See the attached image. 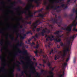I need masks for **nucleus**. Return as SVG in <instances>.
I'll return each mask as SVG.
<instances>
[{
    "mask_svg": "<svg viewBox=\"0 0 77 77\" xmlns=\"http://www.w3.org/2000/svg\"><path fill=\"white\" fill-rule=\"evenodd\" d=\"M75 21L74 20L72 22V24L70 26H68L66 29L64 28L63 27H62L61 29L63 30H66L67 31L70 32L71 31V29H72V27H74L73 29V31H75V32H77V29H76V26L77 25V22H76L75 24Z\"/></svg>",
    "mask_w": 77,
    "mask_h": 77,
    "instance_id": "nucleus-1",
    "label": "nucleus"
},
{
    "mask_svg": "<svg viewBox=\"0 0 77 77\" xmlns=\"http://www.w3.org/2000/svg\"><path fill=\"white\" fill-rule=\"evenodd\" d=\"M34 5H32V4H28V6L27 8L26 9V11H29V14H28L29 16L26 17V19L27 20H29V18H32L33 17V13L30 12V9L31 8H33Z\"/></svg>",
    "mask_w": 77,
    "mask_h": 77,
    "instance_id": "nucleus-2",
    "label": "nucleus"
},
{
    "mask_svg": "<svg viewBox=\"0 0 77 77\" xmlns=\"http://www.w3.org/2000/svg\"><path fill=\"white\" fill-rule=\"evenodd\" d=\"M75 34H74L73 36H71V37L70 38V40H69V37L68 36L66 37L65 38V40L67 42H68V44H69V46L68 47H66V48H69V45H70V43H71V45L72 44V42H73V41H74V37L75 36Z\"/></svg>",
    "mask_w": 77,
    "mask_h": 77,
    "instance_id": "nucleus-3",
    "label": "nucleus"
},
{
    "mask_svg": "<svg viewBox=\"0 0 77 77\" xmlns=\"http://www.w3.org/2000/svg\"><path fill=\"white\" fill-rule=\"evenodd\" d=\"M69 52V49L68 48H65L64 50L63 51V54H62V51H60L58 52V54L61 55L62 58H64V57L66 56V54L67 53V52Z\"/></svg>",
    "mask_w": 77,
    "mask_h": 77,
    "instance_id": "nucleus-4",
    "label": "nucleus"
},
{
    "mask_svg": "<svg viewBox=\"0 0 77 77\" xmlns=\"http://www.w3.org/2000/svg\"><path fill=\"white\" fill-rule=\"evenodd\" d=\"M58 19H55L52 18L51 20V21L53 22V24H54L55 23L57 24L58 25V27H61V25H62V20H61L60 22H58L57 21H59V20L60 19L61 17L60 16H58Z\"/></svg>",
    "mask_w": 77,
    "mask_h": 77,
    "instance_id": "nucleus-5",
    "label": "nucleus"
},
{
    "mask_svg": "<svg viewBox=\"0 0 77 77\" xmlns=\"http://www.w3.org/2000/svg\"><path fill=\"white\" fill-rule=\"evenodd\" d=\"M17 36H20V39H23L26 38V34H23V36H22L21 35V34L18 33V32L17 33Z\"/></svg>",
    "mask_w": 77,
    "mask_h": 77,
    "instance_id": "nucleus-6",
    "label": "nucleus"
},
{
    "mask_svg": "<svg viewBox=\"0 0 77 77\" xmlns=\"http://www.w3.org/2000/svg\"><path fill=\"white\" fill-rule=\"evenodd\" d=\"M17 63L18 64L17 65V70L18 71H21V68H20V67L19 65H21V63L20 62L18 61H17Z\"/></svg>",
    "mask_w": 77,
    "mask_h": 77,
    "instance_id": "nucleus-7",
    "label": "nucleus"
},
{
    "mask_svg": "<svg viewBox=\"0 0 77 77\" xmlns=\"http://www.w3.org/2000/svg\"><path fill=\"white\" fill-rule=\"evenodd\" d=\"M45 33H47V31H46L45 29H43L42 30V32H41V33H38V35H42V36H44Z\"/></svg>",
    "mask_w": 77,
    "mask_h": 77,
    "instance_id": "nucleus-8",
    "label": "nucleus"
},
{
    "mask_svg": "<svg viewBox=\"0 0 77 77\" xmlns=\"http://www.w3.org/2000/svg\"><path fill=\"white\" fill-rule=\"evenodd\" d=\"M2 65H3V67H1V68H2L1 69H2L1 71L2 72H5L6 73V72L5 71V70H6L5 69V65L4 64H2Z\"/></svg>",
    "mask_w": 77,
    "mask_h": 77,
    "instance_id": "nucleus-9",
    "label": "nucleus"
},
{
    "mask_svg": "<svg viewBox=\"0 0 77 77\" xmlns=\"http://www.w3.org/2000/svg\"><path fill=\"white\" fill-rule=\"evenodd\" d=\"M40 0H29L30 2H34L38 6H39V2L38 1H39Z\"/></svg>",
    "mask_w": 77,
    "mask_h": 77,
    "instance_id": "nucleus-10",
    "label": "nucleus"
},
{
    "mask_svg": "<svg viewBox=\"0 0 77 77\" xmlns=\"http://www.w3.org/2000/svg\"><path fill=\"white\" fill-rule=\"evenodd\" d=\"M31 69L32 70V71H31V73L32 74H35V71H36L35 67H31Z\"/></svg>",
    "mask_w": 77,
    "mask_h": 77,
    "instance_id": "nucleus-11",
    "label": "nucleus"
},
{
    "mask_svg": "<svg viewBox=\"0 0 77 77\" xmlns=\"http://www.w3.org/2000/svg\"><path fill=\"white\" fill-rule=\"evenodd\" d=\"M18 53H22V51L20 50V49L18 48L17 52H16L14 56H18Z\"/></svg>",
    "mask_w": 77,
    "mask_h": 77,
    "instance_id": "nucleus-12",
    "label": "nucleus"
},
{
    "mask_svg": "<svg viewBox=\"0 0 77 77\" xmlns=\"http://www.w3.org/2000/svg\"><path fill=\"white\" fill-rule=\"evenodd\" d=\"M50 8H51V9H53V8H54V6H51L50 5H49L48 6H47L46 8V9L48 10H49L50 9Z\"/></svg>",
    "mask_w": 77,
    "mask_h": 77,
    "instance_id": "nucleus-13",
    "label": "nucleus"
},
{
    "mask_svg": "<svg viewBox=\"0 0 77 77\" xmlns=\"http://www.w3.org/2000/svg\"><path fill=\"white\" fill-rule=\"evenodd\" d=\"M60 45L61 47H66V45H65V43H64L63 44L62 42H60Z\"/></svg>",
    "mask_w": 77,
    "mask_h": 77,
    "instance_id": "nucleus-14",
    "label": "nucleus"
},
{
    "mask_svg": "<svg viewBox=\"0 0 77 77\" xmlns=\"http://www.w3.org/2000/svg\"><path fill=\"white\" fill-rule=\"evenodd\" d=\"M37 17H41V18H43L44 17V14H41V13H40L38 14V16H37Z\"/></svg>",
    "mask_w": 77,
    "mask_h": 77,
    "instance_id": "nucleus-15",
    "label": "nucleus"
},
{
    "mask_svg": "<svg viewBox=\"0 0 77 77\" xmlns=\"http://www.w3.org/2000/svg\"><path fill=\"white\" fill-rule=\"evenodd\" d=\"M19 41H18V43L17 45V47H21V46H22V45H24V43H22V42H21L20 44H19Z\"/></svg>",
    "mask_w": 77,
    "mask_h": 77,
    "instance_id": "nucleus-16",
    "label": "nucleus"
},
{
    "mask_svg": "<svg viewBox=\"0 0 77 77\" xmlns=\"http://www.w3.org/2000/svg\"><path fill=\"white\" fill-rule=\"evenodd\" d=\"M23 50L24 51L23 52V54H27V50H26L24 49H23Z\"/></svg>",
    "mask_w": 77,
    "mask_h": 77,
    "instance_id": "nucleus-17",
    "label": "nucleus"
},
{
    "mask_svg": "<svg viewBox=\"0 0 77 77\" xmlns=\"http://www.w3.org/2000/svg\"><path fill=\"white\" fill-rule=\"evenodd\" d=\"M14 71H15V66H13L12 69V70L11 71V74H13V76L14 75V74H13V73H14Z\"/></svg>",
    "mask_w": 77,
    "mask_h": 77,
    "instance_id": "nucleus-18",
    "label": "nucleus"
},
{
    "mask_svg": "<svg viewBox=\"0 0 77 77\" xmlns=\"http://www.w3.org/2000/svg\"><path fill=\"white\" fill-rule=\"evenodd\" d=\"M74 16V14H70L69 15V17H70V19L71 20H74V18L73 17H73V16Z\"/></svg>",
    "mask_w": 77,
    "mask_h": 77,
    "instance_id": "nucleus-19",
    "label": "nucleus"
},
{
    "mask_svg": "<svg viewBox=\"0 0 77 77\" xmlns=\"http://www.w3.org/2000/svg\"><path fill=\"white\" fill-rule=\"evenodd\" d=\"M49 73L50 74H51V76L50 77H53L54 75V73L53 72H49Z\"/></svg>",
    "mask_w": 77,
    "mask_h": 77,
    "instance_id": "nucleus-20",
    "label": "nucleus"
},
{
    "mask_svg": "<svg viewBox=\"0 0 77 77\" xmlns=\"http://www.w3.org/2000/svg\"><path fill=\"white\" fill-rule=\"evenodd\" d=\"M14 9H15L16 11H18L19 10H20L21 9V7H18L17 8H14Z\"/></svg>",
    "mask_w": 77,
    "mask_h": 77,
    "instance_id": "nucleus-21",
    "label": "nucleus"
},
{
    "mask_svg": "<svg viewBox=\"0 0 77 77\" xmlns=\"http://www.w3.org/2000/svg\"><path fill=\"white\" fill-rule=\"evenodd\" d=\"M65 6V4H63L61 5V7L59 6H57V8H63Z\"/></svg>",
    "mask_w": 77,
    "mask_h": 77,
    "instance_id": "nucleus-22",
    "label": "nucleus"
},
{
    "mask_svg": "<svg viewBox=\"0 0 77 77\" xmlns=\"http://www.w3.org/2000/svg\"><path fill=\"white\" fill-rule=\"evenodd\" d=\"M59 33H60V31H57L56 32L54 33V35H57L58 36L59 35Z\"/></svg>",
    "mask_w": 77,
    "mask_h": 77,
    "instance_id": "nucleus-23",
    "label": "nucleus"
},
{
    "mask_svg": "<svg viewBox=\"0 0 77 77\" xmlns=\"http://www.w3.org/2000/svg\"><path fill=\"white\" fill-rule=\"evenodd\" d=\"M57 38H56L55 39V41L57 42H60L61 41V38H59L58 40H57Z\"/></svg>",
    "mask_w": 77,
    "mask_h": 77,
    "instance_id": "nucleus-24",
    "label": "nucleus"
},
{
    "mask_svg": "<svg viewBox=\"0 0 77 77\" xmlns=\"http://www.w3.org/2000/svg\"><path fill=\"white\" fill-rule=\"evenodd\" d=\"M34 53L35 54V56H38V53H39V51L36 50L35 51H34Z\"/></svg>",
    "mask_w": 77,
    "mask_h": 77,
    "instance_id": "nucleus-25",
    "label": "nucleus"
},
{
    "mask_svg": "<svg viewBox=\"0 0 77 77\" xmlns=\"http://www.w3.org/2000/svg\"><path fill=\"white\" fill-rule=\"evenodd\" d=\"M67 65V63L65 62L62 65L63 66V68H65V66H66Z\"/></svg>",
    "mask_w": 77,
    "mask_h": 77,
    "instance_id": "nucleus-26",
    "label": "nucleus"
},
{
    "mask_svg": "<svg viewBox=\"0 0 77 77\" xmlns=\"http://www.w3.org/2000/svg\"><path fill=\"white\" fill-rule=\"evenodd\" d=\"M69 57H70V55H68V58L66 60V62L67 63V62H68V60H69Z\"/></svg>",
    "mask_w": 77,
    "mask_h": 77,
    "instance_id": "nucleus-27",
    "label": "nucleus"
},
{
    "mask_svg": "<svg viewBox=\"0 0 77 77\" xmlns=\"http://www.w3.org/2000/svg\"><path fill=\"white\" fill-rule=\"evenodd\" d=\"M72 11L74 13H76V14H77V10H75V8H73L72 10Z\"/></svg>",
    "mask_w": 77,
    "mask_h": 77,
    "instance_id": "nucleus-28",
    "label": "nucleus"
},
{
    "mask_svg": "<svg viewBox=\"0 0 77 77\" xmlns=\"http://www.w3.org/2000/svg\"><path fill=\"white\" fill-rule=\"evenodd\" d=\"M38 23H41V22H39V20H38L35 23H34L33 25H36L37 24H38Z\"/></svg>",
    "mask_w": 77,
    "mask_h": 77,
    "instance_id": "nucleus-29",
    "label": "nucleus"
},
{
    "mask_svg": "<svg viewBox=\"0 0 77 77\" xmlns=\"http://www.w3.org/2000/svg\"><path fill=\"white\" fill-rule=\"evenodd\" d=\"M21 13H22V14H25L26 15H27V11H26V10H25L24 11H21Z\"/></svg>",
    "mask_w": 77,
    "mask_h": 77,
    "instance_id": "nucleus-30",
    "label": "nucleus"
},
{
    "mask_svg": "<svg viewBox=\"0 0 77 77\" xmlns=\"http://www.w3.org/2000/svg\"><path fill=\"white\" fill-rule=\"evenodd\" d=\"M26 71H22L21 72V74H22L21 75L22 76H24V73H26Z\"/></svg>",
    "mask_w": 77,
    "mask_h": 77,
    "instance_id": "nucleus-31",
    "label": "nucleus"
},
{
    "mask_svg": "<svg viewBox=\"0 0 77 77\" xmlns=\"http://www.w3.org/2000/svg\"><path fill=\"white\" fill-rule=\"evenodd\" d=\"M58 36V38H64V37L63 36H64V34H62L61 35H59Z\"/></svg>",
    "mask_w": 77,
    "mask_h": 77,
    "instance_id": "nucleus-32",
    "label": "nucleus"
},
{
    "mask_svg": "<svg viewBox=\"0 0 77 77\" xmlns=\"http://www.w3.org/2000/svg\"><path fill=\"white\" fill-rule=\"evenodd\" d=\"M18 21H20V20H22L23 21V22H24L23 21V17H21L20 18L18 19Z\"/></svg>",
    "mask_w": 77,
    "mask_h": 77,
    "instance_id": "nucleus-33",
    "label": "nucleus"
},
{
    "mask_svg": "<svg viewBox=\"0 0 77 77\" xmlns=\"http://www.w3.org/2000/svg\"><path fill=\"white\" fill-rule=\"evenodd\" d=\"M39 45H36V46H34V48H38V47H39Z\"/></svg>",
    "mask_w": 77,
    "mask_h": 77,
    "instance_id": "nucleus-34",
    "label": "nucleus"
},
{
    "mask_svg": "<svg viewBox=\"0 0 77 77\" xmlns=\"http://www.w3.org/2000/svg\"><path fill=\"white\" fill-rule=\"evenodd\" d=\"M44 72H46L47 71H46L44 70L43 69H42L41 70V73L42 74V73H43Z\"/></svg>",
    "mask_w": 77,
    "mask_h": 77,
    "instance_id": "nucleus-35",
    "label": "nucleus"
},
{
    "mask_svg": "<svg viewBox=\"0 0 77 77\" xmlns=\"http://www.w3.org/2000/svg\"><path fill=\"white\" fill-rule=\"evenodd\" d=\"M65 73H64V72H63V74H60L59 75V77H63V75H64Z\"/></svg>",
    "mask_w": 77,
    "mask_h": 77,
    "instance_id": "nucleus-36",
    "label": "nucleus"
},
{
    "mask_svg": "<svg viewBox=\"0 0 77 77\" xmlns=\"http://www.w3.org/2000/svg\"><path fill=\"white\" fill-rule=\"evenodd\" d=\"M3 44V42L2 40H1V41L0 42V45H1V46H2Z\"/></svg>",
    "mask_w": 77,
    "mask_h": 77,
    "instance_id": "nucleus-37",
    "label": "nucleus"
},
{
    "mask_svg": "<svg viewBox=\"0 0 77 77\" xmlns=\"http://www.w3.org/2000/svg\"><path fill=\"white\" fill-rule=\"evenodd\" d=\"M32 23V21H30L29 22H26V24H31V23Z\"/></svg>",
    "mask_w": 77,
    "mask_h": 77,
    "instance_id": "nucleus-38",
    "label": "nucleus"
},
{
    "mask_svg": "<svg viewBox=\"0 0 77 77\" xmlns=\"http://www.w3.org/2000/svg\"><path fill=\"white\" fill-rule=\"evenodd\" d=\"M15 3H16V2H14L13 3H12L11 4L12 7H13L14 6V5H15Z\"/></svg>",
    "mask_w": 77,
    "mask_h": 77,
    "instance_id": "nucleus-39",
    "label": "nucleus"
},
{
    "mask_svg": "<svg viewBox=\"0 0 77 77\" xmlns=\"http://www.w3.org/2000/svg\"><path fill=\"white\" fill-rule=\"evenodd\" d=\"M32 25L33 26L34 29H36V27H37V26H36V25H34L33 24V23Z\"/></svg>",
    "mask_w": 77,
    "mask_h": 77,
    "instance_id": "nucleus-40",
    "label": "nucleus"
},
{
    "mask_svg": "<svg viewBox=\"0 0 77 77\" xmlns=\"http://www.w3.org/2000/svg\"><path fill=\"white\" fill-rule=\"evenodd\" d=\"M41 30V28H37V32H39L40 30Z\"/></svg>",
    "mask_w": 77,
    "mask_h": 77,
    "instance_id": "nucleus-41",
    "label": "nucleus"
},
{
    "mask_svg": "<svg viewBox=\"0 0 77 77\" xmlns=\"http://www.w3.org/2000/svg\"><path fill=\"white\" fill-rule=\"evenodd\" d=\"M47 65L49 67H50V66H51V64L50 63H48Z\"/></svg>",
    "mask_w": 77,
    "mask_h": 77,
    "instance_id": "nucleus-42",
    "label": "nucleus"
},
{
    "mask_svg": "<svg viewBox=\"0 0 77 77\" xmlns=\"http://www.w3.org/2000/svg\"><path fill=\"white\" fill-rule=\"evenodd\" d=\"M57 59V56L56 55H55V57H54V60H56Z\"/></svg>",
    "mask_w": 77,
    "mask_h": 77,
    "instance_id": "nucleus-43",
    "label": "nucleus"
},
{
    "mask_svg": "<svg viewBox=\"0 0 77 77\" xmlns=\"http://www.w3.org/2000/svg\"><path fill=\"white\" fill-rule=\"evenodd\" d=\"M31 33V31H28L27 32H26V34H27V35H28V34H29V33Z\"/></svg>",
    "mask_w": 77,
    "mask_h": 77,
    "instance_id": "nucleus-44",
    "label": "nucleus"
},
{
    "mask_svg": "<svg viewBox=\"0 0 77 77\" xmlns=\"http://www.w3.org/2000/svg\"><path fill=\"white\" fill-rule=\"evenodd\" d=\"M8 45H10V46H11V43H10L9 42V41H8Z\"/></svg>",
    "mask_w": 77,
    "mask_h": 77,
    "instance_id": "nucleus-45",
    "label": "nucleus"
},
{
    "mask_svg": "<svg viewBox=\"0 0 77 77\" xmlns=\"http://www.w3.org/2000/svg\"><path fill=\"white\" fill-rule=\"evenodd\" d=\"M34 36H35V37L36 38H38V34H36Z\"/></svg>",
    "mask_w": 77,
    "mask_h": 77,
    "instance_id": "nucleus-46",
    "label": "nucleus"
},
{
    "mask_svg": "<svg viewBox=\"0 0 77 77\" xmlns=\"http://www.w3.org/2000/svg\"><path fill=\"white\" fill-rule=\"evenodd\" d=\"M43 62L44 63H46V61L45 60H43Z\"/></svg>",
    "mask_w": 77,
    "mask_h": 77,
    "instance_id": "nucleus-47",
    "label": "nucleus"
},
{
    "mask_svg": "<svg viewBox=\"0 0 77 77\" xmlns=\"http://www.w3.org/2000/svg\"><path fill=\"white\" fill-rule=\"evenodd\" d=\"M22 63V64H24V61H23V60H21L20 61Z\"/></svg>",
    "mask_w": 77,
    "mask_h": 77,
    "instance_id": "nucleus-48",
    "label": "nucleus"
},
{
    "mask_svg": "<svg viewBox=\"0 0 77 77\" xmlns=\"http://www.w3.org/2000/svg\"><path fill=\"white\" fill-rule=\"evenodd\" d=\"M14 38H15V37L13 36L12 38H11V39L12 40V41H13V40H14Z\"/></svg>",
    "mask_w": 77,
    "mask_h": 77,
    "instance_id": "nucleus-49",
    "label": "nucleus"
},
{
    "mask_svg": "<svg viewBox=\"0 0 77 77\" xmlns=\"http://www.w3.org/2000/svg\"><path fill=\"white\" fill-rule=\"evenodd\" d=\"M73 63H75V58H74L73 59Z\"/></svg>",
    "mask_w": 77,
    "mask_h": 77,
    "instance_id": "nucleus-50",
    "label": "nucleus"
},
{
    "mask_svg": "<svg viewBox=\"0 0 77 77\" xmlns=\"http://www.w3.org/2000/svg\"><path fill=\"white\" fill-rule=\"evenodd\" d=\"M64 16L65 17H68V16L67 15V14H64Z\"/></svg>",
    "mask_w": 77,
    "mask_h": 77,
    "instance_id": "nucleus-51",
    "label": "nucleus"
},
{
    "mask_svg": "<svg viewBox=\"0 0 77 77\" xmlns=\"http://www.w3.org/2000/svg\"><path fill=\"white\" fill-rule=\"evenodd\" d=\"M18 2L20 3V4H22V1H21L20 0H19L18 1Z\"/></svg>",
    "mask_w": 77,
    "mask_h": 77,
    "instance_id": "nucleus-52",
    "label": "nucleus"
},
{
    "mask_svg": "<svg viewBox=\"0 0 77 77\" xmlns=\"http://www.w3.org/2000/svg\"><path fill=\"white\" fill-rule=\"evenodd\" d=\"M47 30L48 32H47L46 33H50V30L48 29Z\"/></svg>",
    "mask_w": 77,
    "mask_h": 77,
    "instance_id": "nucleus-53",
    "label": "nucleus"
},
{
    "mask_svg": "<svg viewBox=\"0 0 77 77\" xmlns=\"http://www.w3.org/2000/svg\"><path fill=\"white\" fill-rule=\"evenodd\" d=\"M57 47L58 48H59L60 47V45H57Z\"/></svg>",
    "mask_w": 77,
    "mask_h": 77,
    "instance_id": "nucleus-54",
    "label": "nucleus"
},
{
    "mask_svg": "<svg viewBox=\"0 0 77 77\" xmlns=\"http://www.w3.org/2000/svg\"><path fill=\"white\" fill-rule=\"evenodd\" d=\"M31 40H32V39L30 38L29 39H28V42H30V41Z\"/></svg>",
    "mask_w": 77,
    "mask_h": 77,
    "instance_id": "nucleus-55",
    "label": "nucleus"
},
{
    "mask_svg": "<svg viewBox=\"0 0 77 77\" xmlns=\"http://www.w3.org/2000/svg\"><path fill=\"white\" fill-rule=\"evenodd\" d=\"M54 68H55V67L52 68V69L51 70V71H54Z\"/></svg>",
    "mask_w": 77,
    "mask_h": 77,
    "instance_id": "nucleus-56",
    "label": "nucleus"
},
{
    "mask_svg": "<svg viewBox=\"0 0 77 77\" xmlns=\"http://www.w3.org/2000/svg\"><path fill=\"white\" fill-rule=\"evenodd\" d=\"M4 3H5V2H1V4H2V5L4 4Z\"/></svg>",
    "mask_w": 77,
    "mask_h": 77,
    "instance_id": "nucleus-57",
    "label": "nucleus"
},
{
    "mask_svg": "<svg viewBox=\"0 0 77 77\" xmlns=\"http://www.w3.org/2000/svg\"><path fill=\"white\" fill-rule=\"evenodd\" d=\"M39 53H40V54H41V53H42V50H41L40 52H39Z\"/></svg>",
    "mask_w": 77,
    "mask_h": 77,
    "instance_id": "nucleus-58",
    "label": "nucleus"
},
{
    "mask_svg": "<svg viewBox=\"0 0 77 77\" xmlns=\"http://www.w3.org/2000/svg\"><path fill=\"white\" fill-rule=\"evenodd\" d=\"M75 20H77V14H76V17H75Z\"/></svg>",
    "mask_w": 77,
    "mask_h": 77,
    "instance_id": "nucleus-59",
    "label": "nucleus"
},
{
    "mask_svg": "<svg viewBox=\"0 0 77 77\" xmlns=\"http://www.w3.org/2000/svg\"><path fill=\"white\" fill-rule=\"evenodd\" d=\"M51 45V43H49V45H48V47H50V45Z\"/></svg>",
    "mask_w": 77,
    "mask_h": 77,
    "instance_id": "nucleus-60",
    "label": "nucleus"
},
{
    "mask_svg": "<svg viewBox=\"0 0 77 77\" xmlns=\"http://www.w3.org/2000/svg\"><path fill=\"white\" fill-rule=\"evenodd\" d=\"M70 1H71L70 0H68L67 1V4H69V2H70Z\"/></svg>",
    "mask_w": 77,
    "mask_h": 77,
    "instance_id": "nucleus-61",
    "label": "nucleus"
},
{
    "mask_svg": "<svg viewBox=\"0 0 77 77\" xmlns=\"http://www.w3.org/2000/svg\"><path fill=\"white\" fill-rule=\"evenodd\" d=\"M0 33H4V32L2 31H0Z\"/></svg>",
    "mask_w": 77,
    "mask_h": 77,
    "instance_id": "nucleus-62",
    "label": "nucleus"
},
{
    "mask_svg": "<svg viewBox=\"0 0 77 77\" xmlns=\"http://www.w3.org/2000/svg\"><path fill=\"white\" fill-rule=\"evenodd\" d=\"M20 29H22L23 28V25L20 26Z\"/></svg>",
    "mask_w": 77,
    "mask_h": 77,
    "instance_id": "nucleus-63",
    "label": "nucleus"
},
{
    "mask_svg": "<svg viewBox=\"0 0 77 77\" xmlns=\"http://www.w3.org/2000/svg\"><path fill=\"white\" fill-rule=\"evenodd\" d=\"M54 35H51V38H54Z\"/></svg>",
    "mask_w": 77,
    "mask_h": 77,
    "instance_id": "nucleus-64",
    "label": "nucleus"
}]
</instances>
